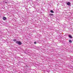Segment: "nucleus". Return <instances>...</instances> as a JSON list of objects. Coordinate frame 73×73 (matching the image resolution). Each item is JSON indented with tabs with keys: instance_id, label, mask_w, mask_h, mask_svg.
Segmentation results:
<instances>
[{
	"instance_id": "1",
	"label": "nucleus",
	"mask_w": 73,
	"mask_h": 73,
	"mask_svg": "<svg viewBox=\"0 0 73 73\" xmlns=\"http://www.w3.org/2000/svg\"><path fill=\"white\" fill-rule=\"evenodd\" d=\"M16 44H18V45H21V44H22V43L20 41H17L16 42Z\"/></svg>"
},
{
	"instance_id": "2",
	"label": "nucleus",
	"mask_w": 73,
	"mask_h": 73,
	"mask_svg": "<svg viewBox=\"0 0 73 73\" xmlns=\"http://www.w3.org/2000/svg\"><path fill=\"white\" fill-rule=\"evenodd\" d=\"M67 5H70V3L69 2H68L67 3Z\"/></svg>"
},
{
	"instance_id": "3",
	"label": "nucleus",
	"mask_w": 73,
	"mask_h": 73,
	"mask_svg": "<svg viewBox=\"0 0 73 73\" xmlns=\"http://www.w3.org/2000/svg\"><path fill=\"white\" fill-rule=\"evenodd\" d=\"M69 37H70V38H73V37L70 35H69Z\"/></svg>"
},
{
	"instance_id": "4",
	"label": "nucleus",
	"mask_w": 73,
	"mask_h": 73,
	"mask_svg": "<svg viewBox=\"0 0 73 73\" xmlns=\"http://www.w3.org/2000/svg\"><path fill=\"white\" fill-rule=\"evenodd\" d=\"M6 17H4L3 18V20H6Z\"/></svg>"
},
{
	"instance_id": "5",
	"label": "nucleus",
	"mask_w": 73,
	"mask_h": 73,
	"mask_svg": "<svg viewBox=\"0 0 73 73\" xmlns=\"http://www.w3.org/2000/svg\"><path fill=\"white\" fill-rule=\"evenodd\" d=\"M69 42L70 43H72V40H69Z\"/></svg>"
},
{
	"instance_id": "6",
	"label": "nucleus",
	"mask_w": 73,
	"mask_h": 73,
	"mask_svg": "<svg viewBox=\"0 0 73 73\" xmlns=\"http://www.w3.org/2000/svg\"><path fill=\"white\" fill-rule=\"evenodd\" d=\"M50 12H51V13H54V11H53V10H51L50 11Z\"/></svg>"
},
{
	"instance_id": "7",
	"label": "nucleus",
	"mask_w": 73,
	"mask_h": 73,
	"mask_svg": "<svg viewBox=\"0 0 73 73\" xmlns=\"http://www.w3.org/2000/svg\"><path fill=\"white\" fill-rule=\"evenodd\" d=\"M17 40H16V39H14L13 40V41H16H16H17Z\"/></svg>"
},
{
	"instance_id": "8",
	"label": "nucleus",
	"mask_w": 73,
	"mask_h": 73,
	"mask_svg": "<svg viewBox=\"0 0 73 73\" xmlns=\"http://www.w3.org/2000/svg\"><path fill=\"white\" fill-rule=\"evenodd\" d=\"M50 16H53V14H50Z\"/></svg>"
},
{
	"instance_id": "9",
	"label": "nucleus",
	"mask_w": 73,
	"mask_h": 73,
	"mask_svg": "<svg viewBox=\"0 0 73 73\" xmlns=\"http://www.w3.org/2000/svg\"><path fill=\"white\" fill-rule=\"evenodd\" d=\"M34 44H36V42H35Z\"/></svg>"
},
{
	"instance_id": "10",
	"label": "nucleus",
	"mask_w": 73,
	"mask_h": 73,
	"mask_svg": "<svg viewBox=\"0 0 73 73\" xmlns=\"http://www.w3.org/2000/svg\"><path fill=\"white\" fill-rule=\"evenodd\" d=\"M5 3H6V4H7V2H5Z\"/></svg>"
}]
</instances>
